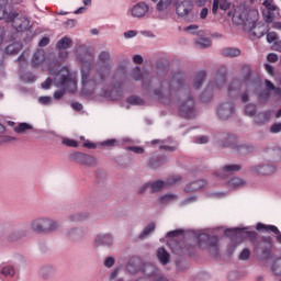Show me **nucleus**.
Listing matches in <instances>:
<instances>
[{"label":"nucleus","instance_id":"nucleus-25","mask_svg":"<svg viewBox=\"0 0 281 281\" xmlns=\"http://www.w3.org/2000/svg\"><path fill=\"white\" fill-rule=\"evenodd\" d=\"M72 85H76V81H74V77H71L70 74H67L60 77L57 87H60V89L67 91V89H69V87H72Z\"/></svg>","mask_w":281,"mask_h":281},{"label":"nucleus","instance_id":"nucleus-1","mask_svg":"<svg viewBox=\"0 0 281 281\" xmlns=\"http://www.w3.org/2000/svg\"><path fill=\"white\" fill-rule=\"evenodd\" d=\"M133 80H143V91H149L150 98H156L164 104L172 102V97L179 98V115L184 120L196 117V109H194V98L190 94V85L186 83V75L183 71L177 70L171 72L169 81H159L155 77L143 75L139 68H135L132 72ZM151 89V90H150Z\"/></svg>","mask_w":281,"mask_h":281},{"label":"nucleus","instance_id":"nucleus-3","mask_svg":"<svg viewBox=\"0 0 281 281\" xmlns=\"http://www.w3.org/2000/svg\"><path fill=\"white\" fill-rule=\"evenodd\" d=\"M226 234L249 238L251 245L255 246L256 251H261V260H269L271 258V249L273 248V239H271V236H262L261 241L256 244V240L258 239L257 232L247 231L245 228H231L226 231Z\"/></svg>","mask_w":281,"mask_h":281},{"label":"nucleus","instance_id":"nucleus-31","mask_svg":"<svg viewBox=\"0 0 281 281\" xmlns=\"http://www.w3.org/2000/svg\"><path fill=\"white\" fill-rule=\"evenodd\" d=\"M222 56H225V58H238V56H240V49L236 47H225L222 49Z\"/></svg>","mask_w":281,"mask_h":281},{"label":"nucleus","instance_id":"nucleus-62","mask_svg":"<svg viewBox=\"0 0 281 281\" xmlns=\"http://www.w3.org/2000/svg\"><path fill=\"white\" fill-rule=\"evenodd\" d=\"M267 60L269 63H278V60H280V57H278V54H276V53H270L267 56Z\"/></svg>","mask_w":281,"mask_h":281},{"label":"nucleus","instance_id":"nucleus-35","mask_svg":"<svg viewBox=\"0 0 281 281\" xmlns=\"http://www.w3.org/2000/svg\"><path fill=\"white\" fill-rule=\"evenodd\" d=\"M15 270L12 266H0V276H4V278L14 277Z\"/></svg>","mask_w":281,"mask_h":281},{"label":"nucleus","instance_id":"nucleus-11","mask_svg":"<svg viewBox=\"0 0 281 281\" xmlns=\"http://www.w3.org/2000/svg\"><path fill=\"white\" fill-rule=\"evenodd\" d=\"M249 16H254V19H256L258 16V11L248 12L247 9H238L234 11L232 20L235 25H244L247 30L249 23L252 21Z\"/></svg>","mask_w":281,"mask_h":281},{"label":"nucleus","instance_id":"nucleus-52","mask_svg":"<svg viewBox=\"0 0 281 281\" xmlns=\"http://www.w3.org/2000/svg\"><path fill=\"white\" fill-rule=\"evenodd\" d=\"M179 236H183V229H176L167 233V238H172L171 240L179 238Z\"/></svg>","mask_w":281,"mask_h":281},{"label":"nucleus","instance_id":"nucleus-4","mask_svg":"<svg viewBox=\"0 0 281 281\" xmlns=\"http://www.w3.org/2000/svg\"><path fill=\"white\" fill-rule=\"evenodd\" d=\"M10 23H12L14 31L0 26V45H3V43H14L19 38L20 33L30 30V19L23 15L19 16L16 12H13Z\"/></svg>","mask_w":281,"mask_h":281},{"label":"nucleus","instance_id":"nucleus-27","mask_svg":"<svg viewBox=\"0 0 281 281\" xmlns=\"http://www.w3.org/2000/svg\"><path fill=\"white\" fill-rule=\"evenodd\" d=\"M23 49V44L20 42H13L12 44L8 45L4 49V54H8L9 56H15V54H19Z\"/></svg>","mask_w":281,"mask_h":281},{"label":"nucleus","instance_id":"nucleus-29","mask_svg":"<svg viewBox=\"0 0 281 281\" xmlns=\"http://www.w3.org/2000/svg\"><path fill=\"white\" fill-rule=\"evenodd\" d=\"M45 63V52L43 49H37L33 54L32 65L33 67H38V65H43Z\"/></svg>","mask_w":281,"mask_h":281},{"label":"nucleus","instance_id":"nucleus-64","mask_svg":"<svg viewBox=\"0 0 281 281\" xmlns=\"http://www.w3.org/2000/svg\"><path fill=\"white\" fill-rule=\"evenodd\" d=\"M67 93V90L65 89H60L54 92V98L55 100H60V98H63V95H65Z\"/></svg>","mask_w":281,"mask_h":281},{"label":"nucleus","instance_id":"nucleus-10","mask_svg":"<svg viewBox=\"0 0 281 281\" xmlns=\"http://www.w3.org/2000/svg\"><path fill=\"white\" fill-rule=\"evenodd\" d=\"M221 146L224 148H233V150H237V153H241L245 155L249 153V147L247 145H238L236 135L224 133L221 137Z\"/></svg>","mask_w":281,"mask_h":281},{"label":"nucleus","instance_id":"nucleus-23","mask_svg":"<svg viewBox=\"0 0 281 281\" xmlns=\"http://www.w3.org/2000/svg\"><path fill=\"white\" fill-rule=\"evenodd\" d=\"M231 5L232 3H229L227 0H213L212 14H218V8L220 10H224V12H227Z\"/></svg>","mask_w":281,"mask_h":281},{"label":"nucleus","instance_id":"nucleus-51","mask_svg":"<svg viewBox=\"0 0 281 281\" xmlns=\"http://www.w3.org/2000/svg\"><path fill=\"white\" fill-rule=\"evenodd\" d=\"M11 142H16V137L10 135H0V146L10 144Z\"/></svg>","mask_w":281,"mask_h":281},{"label":"nucleus","instance_id":"nucleus-6","mask_svg":"<svg viewBox=\"0 0 281 281\" xmlns=\"http://www.w3.org/2000/svg\"><path fill=\"white\" fill-rule=\"evenodd\" d=\"M227 82V72L225 69L217 70L214 78L209 82L207 87L200 97L201 102H210L214 98L216 89H223Z\"/></svg>","mask_w":281,"mask_h":281},{"label":"nucleus","instance_id":"nucleus-20","mask_svg":"<svg viewBox=\"0 0 281 281\" xmlns=\"http://www.w3.org/2000/svg\"><path fill=\"white\" fill-rule=\"evenodd\" d=\"M256 21H258V16L249 22L247 30L250 32V36H254L255 38H262V36H265V26L256 25Z\"/></svg>","mask_w":281,"mask_h":281},{"label":"nucleus","instance_id":"nucleus-36","mask_svg":"<svg viewBox=\"0 0 281 281\" xmlns=\"http://www.w3.org/2000/svg\"><path fill=\"white\" fill-rule=\"evenodd\" d=\"M40 276L43 278V280H48V278H52L54 276V268L52 266H44L40 270Z\"/></svg>","mask_w":281,"mask_h":281},{"label":"nucleus","instance_id":"nucleus-59","mask_svg":"<svg viewBox=\"0 0 281 281\" xmlns=\"http://www.w3.org/2000/svg\"><path fill=\"white\" fill-rule=\"evenodd\" d=\"M249 256H251V251L249 248H245L239 255V260H247Z\"/></svg>","mask_w":281,"mask_h":281},{"label":"nucleus","instance_id":"nucleus-60","mask_svg":"<svg viewBox=\"0 0 281 281\" xmlns=\"http://www.w3.org/2000/svg\"><path fill=\"white\" fill-rule=\"evenodd\" d=\"M38 102L40 104H44V106H47L52 104V97H40Z\"/></svg>","mask_w":281,"mask_h":281},{"label":"nucleus","instance_id":"nucleus-18","mask_svg":"<svg viewBox=\"0 0 281 281\" xmlns=\"http://www.w3.org/2000/svg\"><path fill=\"white\" fill-rule=\"evenodd\" d=\"M166 164H168V158L166 155L153 154L147 166L151 170H157V168H161V166H166Z\"/></svg>","mask_w":281,"mask_h":281},{"label":"nucleus","instance_id":"nucleus-13","mask_svg":"<svg viewBox=\"0 0 281 281\" xmlns=\"http://www.w3.org/2000/svg\"><path fill=\"white\" fill-rule=\"evenodd\" d=\"M234 113H236V105L232 101L223 102L217 106V117L222 122H227Z\"/></svg>","mask_w":281,"mask_h":281},{"label":"nucleus","instance_id":"nucleus-26","mask_svg":"<svg viewBox=\"0 0 281 281\" xmlns=\"http://www.w3.org/2000/svg\"><path fill=\"white\" fill-rule=\"evenodd\" d=\"M205 186H207V181L196 180L194 182L189 183L184 188V192H196V190H201V188H205Z\"/></svg>","mask_w":281,"mask_h":281},{"label":"nucleus","instance_id":"nucleus-33","mask_svg":"<svg viewBox=\"0 0 281 281\" xmlns=\"http://www.w3.org/2000/svg\"><path fill=\"white\" fill-rule=\"evenodd\" d=\"M13 18V12H8L5 4H0V21H5V23H10V21H12Z\"/></svg>","mask_w":281,"mask_h":281},{"label":"nucleus","instance_id":"nucleus-17","mask_svg":"<svg viewBox=\"0 0 281 281\" xmlns=\"http://www.w3.org/2000/svg\"><path fill=\"white\" fill-rule=\"evenodd\" d=\"M144 261H142V258L134 256L127 261L126 271L132 276H136V273H139V271H142Z\"/></svg>","mask_w":281,"mask_h":281},{"label":"nucleus","instance_id":"nucleus-49","mask_svg":"<svg viewBox=\"0 0 281 281\" xmlns=\"http://www.w3.org/2000/svg\"><path fill=\"white\" fill-rule=\"evenodd\" d=\"M263 5L266 8V11L276 12L278 10V7L273 2V0H265Z\"/></svg>","mask_w":281,"mask_h":281},{"label":"nucleus","instance_id":"nucleus-12","mask_svg":"<svg viewBox=\"0 0 281 281\" xmlns=\"http://www.w3.org/2000/svg\"><path fill=\"white\" fill-rule=\"evenodd\" d=\"M70 161H75L76 164H81V166H88V168H95L97 161L95 158L91 155L74 151L70 154Z\"/></svg>","mask_w":281,"mask_h":281},{"label":"nucleus","instance_id":"nucleus-8","mask_svg":"<svg viewBox=\"0 0 281 281\" xmlns=\"http://www.w3.org/2000/svg\"><path fill=\"white\" fill-rule=\"evenodd\" d=\"M193 238L196 240L199 247H206L211 256H218V237L210 236L207 233L195 234Z\"/></svg>","mask_w":281,"mask_h":281},{"label":"nucleus","instance_id":"nucleus-44","mask_svg":"<svg viewBox=\"0 0 281 281\" xmlns=\"http://www.w3.org/2000/svg\"><path fill=\"white\" fill-rule=\"evenodd\" d=\"M172 3V0H159L156 8L159 12H164V10H168Z\"/></svg>","mask_w":281,"mask_h":281},{"label":"nucleus","instance_id":"nucleus-41","mask_svg":"<svg viewBox=\"0 0 281 281\" xmlns=\"http://www.w3.org/2000/svg\"><path fill=\"white\" fill-rule=\"evenodd\" d=\"M27 233L25 231H15L9 235V243H15L19 238H25Z\"/></svg>","mask_w":281,"mask_h":281},{"label":"nucleus","instance_id":"nucleus-19","mask_svg":"<svg viewBox=\"0 0 281 281\" xmlns=\"http://www.w3.org/2000/svg\"><path fill=\"white\" fill-rule=\"evenodd\" d=\"M251 172H255V175H262L263 177H267L276 172V166L270 164L258 165V166L251 167Z\"/></svg>","mask_w":281,"mask_h":281},{"label":"nucleus","instance_id":"nucleus-63","mask_svg":"<svg viewBox=\"0 0 281 281\" xmlns=\"http://www.w3.org/2000/svg\"><path fill=\"white\" fill-rule=\"evenodd\" d=\"M270 133L277 134L281 133V123H274L270 127Z\"/></svg>","mask_w":281,"mask_h":281},{"label":"nucleus","instance_id":"nucleus-30","mask_svg":"<svg viewBox=\"0 0 281 281\" xmlns=\"http://www.w3.org/2000/svg\"><path fill=\"white\" fill-rule=\"evenodd\" d=\"M157 258H158L159 262L162 263L164 266H166V265H168V262H170V254H168V251L164 247L158 248Z\"/></svg>","mask_w":281,"mask_h":281},{"label":"nucleus","instance_id":"nucleus-37","mask_svg":"<svg viewBox=\"0 0 281 281\" xmlns=\"http://www.w3.org/2000/svg\"><path fill=\"white\" fill-rule=\"evenodd\" d=\"M195 45L200 49H207V47H212V40L210 37H201L195 41Z\"/></svg>","mask_w":281,"mask_h":281},{"label":"nucleus","instance_id":"nucleus-57","mask_svg":"<svg viewBox=\"0 0 281 281\" xmlns=\"http://www.w3.org/2000/svg\"><path fill=\"white\" fill-rule=\"evenodd\" d=\"M127 150H131L132 153H135V155H144V147L130 146V147H127Z\"/></svg>","mask_w":281,"mask_h":281},{"label":"nucleus","instance_id":"nucleus-38","mask_svg":"<svg viewBox=\"0 0 281 281\" xmlns=\"http://www.w3.org/2000/svg\"><path fill=\"white\" fill-rule=\"evenodd\" d=\"M228 188H233L234 190H236V188H241V186H245V180L235 177L232 178L231 180H228L227 182Z\"/></svg>","mask_w":281,"mask_h":281},{"label":"nucleus","instance_id":"nucleus-21","mask_svg":"<svg viewBox=\"0 0 281 281\" xmlns=\"http://www.w3.org/2000/svg\"><path fill=\"white\" fill-rule=\"evenodd\" d=\"M94 243L99 247H111L113 245V236L111 234H99Z\"/></svg>","mask_w":281,"mask_h":281},{"label":"nucleus","instance_id":"nucleus-55","mask_svg":"<svg viewBox=\"0 0 281 281\" xmlns=\"http://www.w3.org/2000/svg\"><path fill=\"white\" fill-rule=\"evenodd\" d=\"M69 236H77L78 238H82V236H85V231L82 228H72L69 233Z\"/></svg>","mask_w":281,"mask_h":281},{"label":"nucleus","instance_id":"nucleus-45","mask_svg":"<svg viewBox=\"0 0 281 281\" xmlns=\"http://www.w3.org/2000/svg\"><path fill=\"white\" fill-rule=\"evenodd\" d=\"M13 131L19 134L25 133L26 131H32V125L27 123H20L18 126L13 128Z\"/></svg>","mask_w":281,"mask_h":281},{"label":"nucleus","instance_id":"nucleus-16","mask_svg":"<svg viewBox=\"0 0 281 281\" xmlns=\"http://www.w3.org/2000/svg\"><path fill=\"white\" fill-rule=\"evenodd\" d=\"M240 165H225L222 169L215 171V177L227 181L234 172H240Z\"/></svg>","mask_w":281,"mask_h":281},{"label":"nucleus","instance_id":"nucleus-2","mask_svg":"<svg viewBox=\"0 0 281 281\" xmlns=\"http://www.w3.org/2000/svg\"><path fill=\"white\" fill-rule=\"evenodd\" d=\"M77 58L81 63V85L83 91L93 95V92L99 87L101 82H104L109 77V71H111V64H105L101 68H98L97 74L100 78L98 80L95 77L91 78V67L93 65V48L81 45L77 49Z\"/></svg>","mask_w":281,"mask_h":281},{"label":"nucleus","instance_id":"nucleus-34","mask_svg":"<svg viewBox=\"0 0 281 281\" xmlns=\"http://www.w3.org/2000/svg\"><path fill=\"white\" fill-rule=\"evenodd\" d=\"M127 104H132V106H144L146 101L138 95H131L126 99Z\"/></svg>","mask_w":281,"mask_h":281},{"label":"nucleus","instance_id":"nucleus-5","mask_svg":"<svg viewBox=\"0 0 281 281\" xmlns=\"http://www.w3.org/2000/svg\"><path fill=\"white\" fill-rule=\"evenodd\" d=\"M247 89H251V87H258L260 85V79H254L251 65H244L240 69V78H235L228 85V95L231 98H236L240 95V89L243 86Z\"/></svg>","mask_w":281,"mask_h":281},{"label":"nucleus","instance_id":"nucleus-61","mask_svg":"<svg viewBox=\"0 0 281 281\" xmlns=\"http://www.w3.org/2000/svg\"><path fill=\"white\" fill-rule=\"evenodd\" d=\"M199 198H196V195H191L187 199H184L181 203V205H190V203H195V201H198Z\"/></svg>","mask_w":281,"mask_h":281},{"label":"nucleus","instance_id":"nucleus-50","mask_svg":"<svg viewBox=\"0 0 281 281\" xmlns=\"http://www.w3.org/2000/svg\"><path fill=\"white\" fill-rule=\"evenodd\" d=\"M262 16L266 23H273V20L276 19V15L273 14V11H262Z\"/></svg>","mask_w":281,"mask_h":281},{"label":"nucleus","instance_id":"nucleus-24","mask_svg":"<svg viewBox=\"0 0 281 281\" xmlns=\"http://www.w3.org/2000/svg\"><path fill=\"white\" fill-rule=\"evenodd\" d=\"M146 12H148V5L146 2H139L132 9V15L138 19L145 16Z\"/></svg>","mask_w":281,"mask_h":281},{"label":"nucleus","instance_id":"nucleus-56","mask_svg":"<svg viewBox=\"0 0 281 281\" xmlns=\"http://www.w3.org/2000/svg\"><path fill=\"white\" fill-rule=\"evenodd\" d=\"M176 267H177V271H188L190 266L187 262L177 261Z\"/></svg>","mask_w":281,"mask_h":281},{"label":"nucleus","instance_id":"nucleus-9","mask_svg":"<svg viewBox=\"0 0 281 281\" xmlns=\"http://www.w3.org/2000/svg\"><path fill=\"white\" fill-rule=\"evenodd\" d=\"M176 12L178 16H181L188 23H194V21H196V14L194 13V2H192V0H184L180 2L176 8Z\"/></svg>","mask_w":281,"mask_h":281},{"label":"nucleus","instance_id":"nucleus-53","mask_svg":"<svg viewBox=\"0 0 281 281\" xmlns=\"http://www.w3.org/2000/svg\"><path fill=\"white\" fill-rule=\"evenodd\" d=\"M61 144H64V146H68V148H78V142L71 138H64Z\"/></svg>","mask_w":281,"mask_h":281},{"label":"nucleus","instance_id":"nucleus-39","mask_svg":"<svg viewBox=\"0 0 281 281\" xmlns=\"http://www.w3.org/2000/svg\"><path fill=\"white\" fill-rule=\"evenodd\" d=\"M70 223H80V221H87L89 218V213H77L69 215Z\"/></svg>","mask_w":281,"mask_h":281},{"label":"nucleus","instance_id":"nucleus-32","mask_svg":"<svg viewBox=\"0 0 281 281\" xmlns=\"http://www.w3.org/2000/svg\"><path fill=\"white\" fill-rule=\"evenodd\" d=\"M205 76H207V72H205V70H200L195 74V77L193 79L194 89H201V87L203 86V80H205Z\"/></svg>","mask_w":281,"mask_h":281},{"label":"nucleus","instance_id":"nucleus-46","mask_svg":"<svg viewBox=\"0 0 281 281\" xmlns=\"http://www.w3.org/2000/svg\"><path fill=\"white\" fill-rule=\"evenodd\" d=\"M34 36H36V33H34L31 30H26L22 32V37H23V42L24 43H31V41L34 38Z\"/></svg>","mask_w":281,"mask_h":281},{"label":"nucleus","instance_id":"nucleus-15","mask_svg":"<svg viewBox=\"0 0 281 281\" xmlns=\"http://www.w3.org/2000/svg\"><path fill=\"white\" fill-rule=\"evenodd\" d=\"M16 63H20V79L22 80V82H36V76H34V74H32L31 71L25 72V70H23V67L27 65V59L25 58V55H21L16 59Z\"/></svg>","mask_w":281,"mask_h":281},{"label":"nucleus","instance_id":"nucleus-54","mask_svg":"<svg viewBox=\"0 0 281 281\" xmlns=\"http://www.w3.org/2000/svg\"><path fill=\"white\" fill-rule=\"evenodd\" d=\"M111 58V54L106 50H103L99 54V61L103 65H106V61Z\"/></svg>","mask_w":281,"mask_h":281},{"label":"nucleus","instance_id":"nucleus-47","mask_svg":"<svg viewBox=\"0 0 281 281\" xmlns=\"http://www.w3.org/2000/svg\"><path fill=\"white\" fill-rule=\"evenodd\" d=\"M245 113H246V115H248V117H254L256 115V104L248 103L245 106Z\"/></svg>","mask_w":281,"mask_h":281},{"label":"nucleus","instance_id":"nucleus-14","mask_svg":"<svg viewBox=\"0 0 281 281\" xmlns=\"http://www.w3.org/2000/svg\"><path fill=\"white\" fill-rule=\"evenodd\" d=\"M181 181V176L170 177L168 180H156L154 182H149L150 192H161L164 188H170V186H175Z\"/></svg>","mask_w":281,"mask_h":281},{"label":"nucleus","instance_id":"nucleus-22","mask_svg":"<svg viewBox=\"0 0 281 281\" xmlns=\"http://www.w3.org/2000/svg\"><path fill=\"white\" fill-rule=\"evenodd\" d=\"M140 271L144 273V276H147V278H153V280L159 276V270L157 267L149 262L143 263Z\"/></svg>","mask_w":281,"mask_h":281},{"label":"nucleus","instance_id":"nucleus-58","mask_svg":"<svg viewBox=\"0 0 281 281\" xmlns=\"http://www.w3.org/2000/svg\"><path fill=\"white\" fill-rule=\"evenodd\" d=\"M104 267H106V269H111V267H113V265H115V258L113 257H108L105 258V260L103 261Z\"/></svg>","mask_w":281,"mask_h":281},{"label":"nucleus","instance_id":"nucleus-40","mask_svg":"<svg viewBox=\"0 0 281 281\" xmlns=\"http://www.w3.org/2000/svg\"><path fill=\"white\" fill-rule=\"evenodd\" d=\"M69 45H71V38L64 36L56 43V48L68 49Z\"/></svg>","mask_w":281,"mask_h":281},{"label":"nucleus","instance_id":"nucleus-42","mask_svg":"<svg viewBox=\"0 0 281 281\" xmlns=\"http://www.w3.org/2000/svg\"><path fill=\"white\" fill-rule=\"evenodd\" d=\"M153 232H155V223H150L148 224L143 232L138 235V238L140 240H144V238H146V236H149V234H153Z\"/></svg>","mask_w":281,"mask_h":281},{"label":"nucleus","instance_id":"nucleus-43","mask_svg":"<svg viewBox=\"0 0 281 281\" xmlns=\"http://www.w3.org/2000/svg\"><path fill=\"white\" fill-rule=\"evenodd\" d=\"M265 122H269V112H261L255 119V123L259 126H261V124H265Z\"/></svg>","mask_w":281,"mask_h":281},{"label":"nucleus","instance_id":"nucleus-48","mask_svg":"<svg viewBox=\"0 0 281 281\" xmlns=\"http://www.w3.org/2000/svg\"><path fill=\"white\" fill-rule=\"evenodd\" d=\"M258 98H259L260 102H267V100H269L271 98V91H269L267 89L261 90L258 93Z\"/></svg>","mask_w":281,"mask_h":281},{"label":"nucleus","instance_id":"nucleus-28","mask_svg":"<svg viewBox=\"0 0 281 281\" xmlns=\"http://www.w3.org/2000/svg\"><path fill=\"white\" fill-rule=\"evenodd\" d=\"M167 246L172 251V254H176L179 256V254H183V245H181L177 239H169L167 241Z\"/></svg>","mask_w":281,"mask_h":281},{"label":"nucleus","instance_id":"nucleus-7","mask_svg":"<svg viewBox=\"0 0 281 281\" xmlns=\"http://www.w3.org/2000/svg\"><path fill=\"white\" fill-rule=\"evenodd\" d=\"M30 227L33 232H36V234H52V232H56L60 225L54 220L38 217L31 222Z\"/></svg>","mask_w":281,"mask_h":281}]
</instances>
